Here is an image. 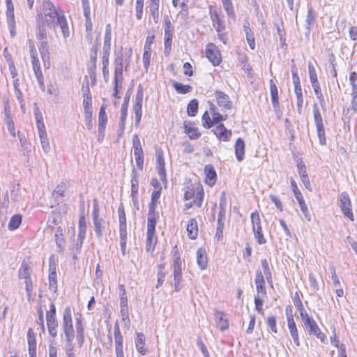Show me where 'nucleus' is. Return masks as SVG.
I'll use <instances>...</instances> for the list:
<instances>
[{
    "instance_id": "nucleus-1",
    "label": "nucleus",
    "mask_w": 357,
    "mask_h": 357,
    "mask_svg": "<svg viewBox=\"0 0 357 357\" xmlns=\"http://www.w3.org/2000/svg\"><path fill=\"white\" fill-rule=\"evenodd\" d=\"M61 329L66 342V354L68 357H75L73 353V341L75 337L79 347H82L84 340V326L81 314L75 317V331L73 323L72 310L70 306H66L62 314Z\"/></svg>"
},
{
    "instance_id": "nucleus-2",
    "label": "nucleus",
    "mask_w": 357,
    "mask_h": 357,
    "mask_svg": "<svg viewBox=\"0 0 357 357\" xmlns=\"http://www.w3.org/2000/svg\"><path fill=\"white\" fill-rule=\"evenodd\" d=\"M42 11L44 24L53 29L59 26L63 38H67L70 36V29L66 17L60 8L56 7L50 0H43Z\"/></svg>"
},
{
    "instance_id": "nucleus-3",
    "label": "nucleus",
    "mask_w": 357,
    "mask_h": 357,
    "mask_svg": "<svg viewBox=\"0 0 357 357\" xmlns=\"http://www.w3.org/2000/svg\"><path fill=\"white\" fill-rule=\"evenodd\" d=\"M28 43L33 70L34 71L38 82L40 86L44 87V78L34 43L32 40H29Z\"/></svg>"
},
{
    "instance_id": "nucleus-4",
    "label": "nucleus",
    "mask_w": 357,
    "mask_h": 357,
    "mask_svg": "<svg viewBox=\"0 0 357 357\" xmlns=\"http://www.w3.org/2000/svg\"><path fill=\"white\" fill-rule=\"evenodd\" d=\"M174 257L172 268L174 273V289L175 291H178L181 289L180 282L182 278V263L176 245L174 248Z\"/></svg>"
},
{
    "instance_id": "nucleus-5",
    "label": "nucleus",
    "mask_w": 357,
    "mask_h": 357,
    "mask_svg": "<svg viewBox=\"0 0 357 357\" xmlns=\"http://www.w3.org/2000/svg\"><path fill=\"white\" fill-rule=\"evenodd\" d=\"M313 117L316 126L317 133L320 144L325 145L326 143L325 129L323 123V118L318 107L314 103L313 105Z\"/></svg>"
},
{
    "instance_id": "nucleus-6",
    "label": "nucleus",
    "mask_w": 357,
    "mask_h": 357,
    "mask_svg": "<svg viewBox=\"0 0 357 357\" xmlns=\"http://www.w3.org/2000/svg\"><path fill=\"white\" fill-rule=\"evenodd\" d=\"M301 320L309 334L315 335L322 342H325L326 335L321 331L316 321L308 314L301 318Z\"/></svg>"
},
{
    "instance_id": "nucleus-7",
    "label": "nucleus",
    "mask_w": 357,
    "mask_h": 357,
    "mask_svg": "<svg viewBox=\"0 0 357 357\" xmlns=\"http://www.w3.org/2000/svg\"><path fill=\"white\" fill-rule=\"evenodd\" d=\"M209 14L216 32L221 33L225 31V25L224 24L223 15L220 11L215 6H210Z\"/></svg>"
},
{
    "instance_id": "nucleus-8",
    "label": "nucleus",
    "mask_w": 357,
    "mask_h": 357,
    "mask_svg": "<svg viewBox=\"0 0 357 357\" xmlns=\"http://www.w3.org/2000/svg\"><path fill=\"white\" fill-rule=\"evenodd\" d=\"M6 22L12 38L16 35V22L15 20L14 5L12 0H6Z\"/></svg>"
},
{
    "instance_id": "nucleus-9",
    "label": "nucleus",
    "mask_w": 357,
    "mask_h": 357,
    "mask_svg": "<svg viewBox=\"0 0 357 357\" xmlns=\"http://www.w3.org/2000/svg\"><path fill=\"white\" fill-rule=\"evenodd\" d=\"M6 22L12 38L16 35V22L15 20L14 5L12 0H6Z\"/></svg>"
},
{
    "instance_id": "nucleus-10",
    "label": "nucleus",
    "mask_w": 357,
    "mask_h": 357,
    "mask_svg": "<svg viewBox=\"0 0 357 357\" xmlns=\"http://www.w3.org/2000/svg\"><path fill=\"white\" fill-rule=\"evenodd\" d=\"M340 207L342 213L350 220L354 221V217L351 209V202L349 195L346 192H343L340 195Z\"/></svg>"
},
{
    "instance_id": "nucleus-11",
    "label": "nucleus",
    "mask_w": 357,
    "mask_h": 357,
    "mask_svg": "<svg viewBox=\"0 0 357 357\" xmlns=\"http://www.w3.org/2000/svg\"><path fill=\"white\" fill-rule=\"evenodd\" d=\"M174 27L172 25L170 20L166 17L165 20L164 32H165V54L168 55L171 51Z\"/></svg>"
},
{
    "instance_id": "nucleus-12",
    "label": "nucleus",
    "mask_w": 357,
    "mask_h": 357,
    "mask_svg": "<svg viewBox=\"0 0 357 357\" xmlns=\"http://www.w3.org/2000/svg\"><path fill=\"white\" fill-rule=\"evenodd\" d=\"M142 101L143 91L141 85H139L135 96V102L133 107V110L135 112V125L137 127L139 125L142 116Z\"/></svg>"
},
{
    "instance_id": "nucleus-13",
    "label": "nucleus",
    "mask_w": 357,
    "mask_h": 357,
    "mask_svg": "<svg viewBox=\"0 0 357 357\" xmlns=\"http://www.w3.org/2000/svg\"><path fill=\"white\" fill-rule=\"evenodd\" d=\"M114 340H115L116 356V357H124L123 349V338L121 335L118 321H116L114 324Z\"/></svg>"
},
{
    "instance_id": "nucleus-14",
    "label": "nucleus",
    "mask_w": 357,
    "mask_h": 357,
    "mask_svg": "<svg viewBox=\"0 0 357 357\" xmlns=\"http://www.w3.org/2000/svg\"><path fill=\"white\" fill-rule=\"evenodd\" d=\"M206 55L213 66H218L221 62V56L218 47L213 43L206 45Z\"/></svg>"
},
{
    "instance_id": "nucleus-15",
    "label": "nucleus",
    "mask_w": 357,
    "mask_h": 357,
    "mask_svg": "<svg viewBox=\"0 0 357 357\" xmlns=\"http://www.w3.org/2000/svg\"><path fill=\"white\" fill-rule=\"evenodd\" d=\"M156 168L160 180L165 182L167 181L165 163L163 151L160 149L156 150Z\"/></svg>"
},
{
    "instance_id": "nucleus-16",
    "label": "nucleus",
    "mask_w": 357,
    "mask_h": 357,
    "mask_svg": "<svg viewBox=\"0 0 357 357\" xmlns=\"http://www.w3.org/2000/svg\"><path fill=\"white\" fill-rule=\"evenodd\" d=\"M215 97L219 107L224 109H230L232 107V102L230 101L229 96L221 91H215Z\"/></svg>"
},
{
    "instance_id": "nucleus-17",
    "label": "nucleus",
    "mask_w": 357,
    "mask_h": 357,
    "mask_svg": "<svg viewBox=\"0 0 357 357\" xmlns=\"http://www.w3.org/2000/svg\"><path fill=\"white\" fill-rule=\"evenodd\" d=\"M86 234V223L84 216H81L79 219V232L77 235V240L76 248L79 250L82 246L83 242L85 239Z\"/></svg>"
},
{
    "instance_id": "nucleus-18",
    "label": "nucleus",
    "mask_w": 357,
    "mask_h": 357,
    "mask_svg": "<svg viewBox=\"0 0 357 357\" xmlns=\"http://www.w3.org/2000/svg\"><path fill=\"white\" fill-rule=\"evenodd\" d=\"M257 293L259 295H261V297L266 296V289L265 287V280L264 277L261 271L258 270L256 272V277L255 279Z\"/></svg>"
},
{
    "instance_id": "nucleus-19",
    "label": "nucleus",
    "mask_w": 357,
    "mask_h": 357,
    "mask_svg": "<svg viewBox=\"0 0 357 357\" xmlns=\"http://www.w3.org/2000/svg\"><path fill=\"white\" fill-rule=\"evenodd\" d=\"M216 137L224 142H228L231 136V132L227 130L223 124H220L214 129Z\"/></svg>"
},
{
    "instance_id": "nucleus-20",
    "label": "nucleus",
    "mask_w": 357,
    "mask_h": 357,
    "mask_svg": "<svg viewBox=\"0 0 357 357\" xmlns=\"http://www.w3.org/2000/svg\"><path fill=\"white\" fill-rule=\"evenodd\" d=\"M157 236L155 235V229H147L146 249L148 252L153 251L157 244Z\"/></svg>"
},
{
    "instance_id": "nucleus-21",
    "label": "nucleus",
    "mask_w": 357,
    "mask_h": 357,
    "mask_svg": "<svg viewBox=\"0 0 357 357\" xmlns=\"http://www.w3.org/2000/svg\"><path fill=\"white\" fill-rule=\"evenodd\" d=\"M46 320L47 327H57L58 322L56 318V307L52 303L50 306V310L46 312Z\"/></svg>"
},
{
    "instance_id": "nucleus-22",
    "label": "nucleus",
    "mask_w": 357,
    "mask_h": 357,
    "mask_svg": "<svg viewBox=\"0 0 357 357\" xmlns=\"http://www.w3.org/2000/svg\"><path fill=\"white\" fill-rule=\"evenodd\" d=\"M197 263L201 270H205L207 268L208 259L206 252L204 248H200L197 251Z\"/></svg>"
},
{
    "instance_id": "nucleus-23",
    "label": "nucleus",
    "mask_w": 357,
    "mask_h": 357,
    "mask_svg": "<svg viewBox=\"0 0 357 357\" xmlns=\"http://www.w3.org/2000/svg\"><path fill=\"white\" fill-rule=\"evenodd\" d=\"M204 172L206 174L205 182L209 185H213L215 183L217 176L213 167L211 165H206Z\"/></svg>"
},
{
    "instance_id": "nucleus-24",
    "label": "nucleus",
    "mask_w": 357,
    "mask_h": 357,
    "mask_svg": "<svg viewBox=\"0 0 357 357\" xmlns=\"http://www.w3.org/2000/svg\"><path fill=\"white\" fill-rule=\"evenodd\" d=\"M235 155L236 160L241 162L244 158L245 154V143L241 138H238L235 143Z\"/></svg>"
},
{
    "instance_id": "nucleus-25",
    "label": "nucleus",
    "mask_w": 357,
    "mask_h": 357,
    "mask_svg": "<svg viewBox=\"0 0 357 357\" xmlns=\"http://www.w3.org/2000/svg\"><path fill=\"white\" fill-rule=\"evenodd\" d=\"M96 234L98 238H101L105 228V221L102 218L93 219Z\"/></svg>"
},
{
    "instance_id": "nucleus-26",
    "label": "nucleus",
    "mask_w": 357,
    "mask_h": 357,
    "mask_svg": "<svg viewBox=\"0 0 357 357\" xmlns=\"http://www.w3.org/2000/svg\"><path fill=\"white\" fill-rule=\"evenodd\" d=\"M119 232H127L126 217L123 204H121L118 208Z\"/></svg>"
},
{
    "instance_id": "nucleus-27",
    "label": "nucleus",
    "mask_w": 357,
    "mask_h": 357,
    "mask_svg": "<svg viewBox=\"0 0 357 357\" xmlns=\"http://www.w3.org/2000/svg\"><path fill=\"white\" fill-rule=\"evenodd\" d=\"M145 335L142 333H137L135 340V347L139 353L145 355L147 352V349L145 347Z\"/></svg>"
},
{
    "instance_id": "nucleus-28",
    "label": "nucleus",
    "mask_w": 357,
    "mask_h": 357,
    "mask_svg": "<svg viewBox=\"0 0 357 357\" xmlns=\"http://www.w3.org/2000/svg\"><path fill=\"white\" fill-rule=\"evenodd\" d=\"M296 199L297 200L298 204H299V206H300V208L303 213V214L304 215L305 218L308 220V221H310L311 220V215L310 214V212L307 209V206L303 199V195L301 194V192L300 193H297L296 195H294Z\"/></svg>"
},
{
    "instance_id": "nucleus-29",
    "label": "nucleus",
    "mask_w": 357,
    "mask_h": 357,
    "mask_svg": "<svg viewBox=\"0 0 357 357\" xmlns=\"http://www.w3.org/2000/svg\"><path fill=\"white\" fill-rule=\"evenodd\" d=\"M215 319L217 326L221 330L224 331L229 327L228 321L225 318V314L221 311H216L215 312Z\"/></svg>"
},
{
    "instance_id": "nucleus-30",
    "label": "nucleus",
    "mask_w": 357,
    "mask_h": 357,
    "mask_svg": "<svg viewBox=\"0 0 357 357\" xmlns=\"http://www.w3.org/2000/svg\"><path fill=\"white\" fill-rule=\"evenodd\" d=\"M187 231L188 237L190 239H195L198 234L197 220L195 218L189 220L187 225Z\"/></svg>"
},
{
    "instance_id": "nucleus-31",
    "label": "nucleus",
    "mask_w": 357,
    "mask_h": 357,
    "mask_svg": "<svg viewBox=\"0 0 357 357\" xmlns=\"http://www.w3.org/2000/svg\"><path fill=\"white\" fill-rule=\"evenodd\" d=\"M149 12L155 23L159 20L160 0H149Z\"/></svg>"
},
{
    "instance_id": "nucleus-32",
    "label": "nucleus",
    "mask_w": 357,
    "mask_h": 357,
    "mask_svg": "<svg viewBox=\"0 0 357 357\" xmlns=\"http://www.w3.org/2000/svg\"><path fill=\"white\" fill-rule=\"evenodd\" d=\"M40 45H39V51L41 55V57L44 62H45L46 60H49L50 59V46L48 45V43L46 40H40Z\"/></svg>"
},
{
    "instance_id": "nucleus-33",
    "label": "nucleus",
    "mask_w": 357,
    "mask_h": 357,
    "mask_svg": "<svg viewBox=\"0 0 357 357\" xmlns=\"http://www.w3.org/2000/svg\"><path fill=\"white\" fill-rule=\"evenodd\" d=\"M270 92L271 96V101L273 107H277L278 105V87L274 82L273 79H270Z\"/></svg>"
},
{
    "instance_id": "nucleus-34",
    "label": "nucleus",
    "mask_w": 357,
    "mask_h": 357,
    "mask_svg": "<svg viewBox=\"0 0 357 357\" xmlns=\"http://www.w3.org/2000/svg\"><path fill=\"white\" fill-rule=\"evenodd\" d=\"M132 56V49L130 48L126 53V59H124L123 55L118 56L114 61L115 64L123 65V62L126 63L125 70H127L130 66V58Z\"/></svg>"
},
{
    "instance_id": "nucleus-35",
    "label": "nucleus",
    "mask_w": 357,
    "mask_h": 357,
    "mask_svg": "<svg viewBox=\"0 0 357 357\" xmlns=\"http://www.w3.org/2000/svg\"><path fill=\"white\" fill-rule=\"evenodd\" d=\"M68 188V185L66 182H61L58 184L56 188L52 192V196L55 199L62 198L65 196V192Z\"/></svg>"
},
{
    "instance_id": "nucleus-36",
    "label": "nucleus",
    "mask_w": 357,
    "mask_h": 357,
    "mask_svg": "<svg viewBox=\"0 0 357 357\" xmlns=\"http://www.w3.org/2000/svg\"><path fill=\"white\" fill-rule=\"evenodd\" d=\"M287 326L289 330L290 334L293 338L295 344L298 347L300 345L298 330L294 321L287 322Z\"/></svg>"
},
{
    "instance_id": "nucleus-37",
    "label": "nucleus",
    "mask_w": 357,
    "mask_h": 357,
    "mask_svg": "<svg viewBox=\"0 0 357 357\" xmlns=\"http://www.w3.org/2000/svg\"><path fill=\"white\" fill-rule=\"evenodd\" d=\"M107 121V114L103 106H102L100 109L98 114V130L99 132H102L105 128Z\"/></svg>"
},
{
    "instance_id": "nucleus-38",
    "label": "nucleus",
    "mask_w": 357,
    "mask_h": 357,
    "mask_svg": "<svg viewBox=\"0 0 357 357\" xmlns=\"http://www.w3.org/2000/svg\"><path fill=\"white\" fill-rule=\"evenodd\" d=\"M111 36H112V26L110 24H107L105 28V33L104 36V44L102 50H110L111 47Z\"/></svg>"
},
{
    "instance_id": "nucleus-39",
    "label": "nucleus",
    "mask_w": 357,
    "mask_h": 357,
    "mask_svg": "<svg viewBox=\"0 0 357 357\" xmlns=\"http://www.w3.org/2000/svg\"><path fill=\"white\" fill-rule=\"evenodd\" d=\"M22 215L20 214L14 215L10 220L8 228L10 231L17 229L22 223Z\"/></svg>"
},
{
    "instance_id": "nucleus-40",
    "label": "nucleus",
    "mask_w": 357,
    "mask_h": 357,
    "mask_svg": "<svg viewBox=\"0 0 357 357\" xmlns=\"http://www.w3.org/2000/svg\"><path fill=\"white\" fill-rule=\"evenodd\" d=\"M19 278L20 279H24L25 281L31 280V273H30V268L27 266V264L22 263L20 270H19Z\"/></svg>"
},
{
    "instance_id": "nucleus-41",
    "label": "nucleus",
    "mask_w": 357,
    "mask_h": 357,
    "mask_svg": "<svg viewBox=\"0 0 357 357\" xmlns=\"http://www.w3.org/2000/svg\"><path fill=\"white\" fill-rule=\"evenodd\" d=\"M223 8L225 10L227 16L229 18L236 20V15L234 13V7L231 0H222Z\"/></svg>"
},
{
    "instance_id": "nucleus-42",
    "label": "nucleus",
    "mask_w": 357,
    "mask_h": 357,
    "mask_svg": "<svg viewBox=\"0 0 357 357\" xmlns=\"http://www.w3.org/2000/svg\"><path fill=\"white\" fill-rule=\"evenodd\" d=\"M184 130L190 139H197L200 137L199 132L197 128L194 126L185 125Z\"/></svg>"
},
{
    "instance_id": "nucleus-43",
    "label": "nucleus",
    "mask_w": 357,
    "mask_h": 357,
    "mask_svg": "<svg viewBox=\"0 0 357 357\" xmlns=\"http://www.w3.org/2000/svg\"><path fill=\"white\" fill-rule=\"evenodd\" d=\"M27 340L29 346V351H36V340L35 334L31 328H29L27 332Z\"/></svg>"
},
{
    "instance_id": "nucleus-44",
    "label": "nucleus",
    "mask_w": 357,
    "mask_h": 357,
    "mask_svg": "<svg viewBox=\"0 0 357 357\" xmlns=\"http://www.w3.org/2000/svg\"><path fill=\"white\" fill-rule=\"evenodd\" d=\"M173 86L176 91V92L181 94H186L192 91V86H190V85H184L181 83H178L176 82H174L173 83Z\"/></svg>"
},
{
    "instance_id": "nucleus-45",
    "label": "nucleus",
    "mask_w": 357,
    "mask_h": 357,
    "mask_svg": "<svg viewBox=\"0 0 357 357\" xmlns=\"http://www.w3.org/2000/svg\"><path fill=\"white\" fill-rule=\"evenodd\" d=\"M5 112H6L5 121H6L7 129H8V132H10V134L13 137H15L16 136V132H15L14 122H13L11 116H10V114L6 112V110L5 111Z\"/></svg>"
},
{
    "instance_id": "nucleus-46",
    "label": "nucleus",
    "mask_w": 357,
    "mask_h": 357,
    "mask_svg": "<svg viewBox=\"0 0 357 357\" xmlns=\"http://www.w3.org/2000/svg\"><path fill=\"white\" fill-rule=\"evenodd\" d=\"M255 238L257 241V242L260 244L263 245L266 243V240L264 236L263 232H262V227H258L252 229Z\"/></svg>"
},
{
    "instance_id": "nucleus-47",
    "label": "nucleus",
    "mask_w": 357,
    "mask_h": 357,
    "mask_svg": "<svg viewBox=\"0 0 357 357\" xmlns=\"http://www.w3.org/2000/svg\"><path fill=\"white\" fill-rule=\"evenodd\" d=\"M198 111V101L192 99L188 105L187 112L190 116H195Z\"/></svg>"
},
{
    "instance_id": "nucleus-48",
    "label": "nucleus",
    "mask_w": 357,
    "mask_h": 357,
    "mask_svg": "<svg viewBox=\"0 0 357 357\" xmlns=\"http://www.w3.org/2000/svg\"><path fill=\"white\" fill-rule=\"evenodd\" d=\"M261 265L264 270V275L268 282H272L271 271L269 268V264L267 259H264L261 260Z\"/></svg>"
},
{
    "instance_id": "nucleus-49",
    "label": "nucleus",
    "mask_w": 357,
    "mask_h": 357,
    "mask_svg": "<svg viewBox=\"0 0 357 357\" xmlns=\"http://www.w3.org/2000/svg\"><path fill=\"white\" fill-rule=\"evenodd\" d=\"M158 218V213H148L147 218V229H155V225L157 219Z\"/></svg>"
},
{
    "instance_id": "nucleus-50",
    "label": "nucleus",
    "mask_w": 357,
    "mask_h": 357,
    "mask_svg": "<svg viewBox=\"0 0 357 357\" xmlns=\"http://www.w3.org/2000/svg\"><path fill=\"white\" fill-rule=\"evenodd\" d=\"M203 197H204L203 189L202 188L198 187L197 188L196 192L195 194V197H193L194 198V199H193L194 204L197 206L200 207L202 206Z\"/></svg>"
},
{
    "instance_id": "nucleus-51",
    "label": "nucleus",
    "mask_w": 357,
    "mask_h": 357,
    "mask_svg": "<svg viewBox=\"0 0 357 357\" xmlns=\"http://www.w3.org/2000/svg\"><path fill=\"white\" fill-rule=\"evenodd\" d=\"M210 110L212 112L213 124L220 122L221 119H222V114H220L219 112H218V109L213 104H211Z\"/></svg>"
},
{
    "instance_id": "nucleus-52",
    "label": "nucleus",
    "mask_w": 357,
    "mask_h": 357,
    "mask_svg": "<svg viewBox=\"0 0 357 357\" xmlns=\"http://www.w3.org/2000/svg\"><path fill=\"white\" fill-rule=\"evenodd\" d=\"M139 180L131 179V196L133 202L137 199Z\"/></svg>"
},
{
    "instance_id": "nucleus-53",
    "label": "nucleus",
    "mask_w": 357,
    "mask_h": 357,
    "mask_svg": "<svg viewBox=\"0 0 357 357\" xmlns=\"http://www.w3.org/2000/svg\"><path fill=\"white\" fill-rule=\"evenodd\" d=\"M18 138L21 147L26 151H30L31 144L23 134L18 132Z\"/></svg>"
},
{
    "instance_id": "nucleus-54",
    "label": "nucleus",
    "mask_w": 357,
    "mask_h": 357,
    "mask_svg": "<svg viewBox=\"0 0 357 357\" xmlns=\"http://www.w3.org/2000/svg\"><path fill=\"white\" fill-rule=\"evenodd\" d=\"M40 139L41 146L43 150L45 153H49L50 151V144L49 142V139L47 137V135L39 136Z\"/></svg>"
},
{
    "instance_id": "nucleus-55",
    "label": "nucleus",
    "mask_w": 357,
    "mask_h": 357,
    "mask_svg": "<svg viewBox=\"0 0 357 357\" xmlns=\"http://www.w3.org/2000/svg\"><path fill=\"white\" fill-rule=\"evenodd\" d=\"M314 17L313 15V10L311 7L308 8L307 14L305 19L306 29L308 31L310 30L311 25L314 23Z\"/></svg>"
},
{
    "instance_id": "nucleus-56",
    "label": "nucleus",
    "mask_w": 357,
    "mask_h": 357,
    "mask_svg": "<svg viewBox=\"0 0 357 357\" xmlns=\"http://www.w3.org/2000/svg\"><path fill=\"white\" fill-rule=\"evenodd\" d=\"M120 246L122 255H126V244H127V232H119Z\"/></svg>"
},
{
    "instance_id": "nucleus-57",
    "label": "nucleus",
    "mask_w": 357,
    "mask_h": 357,
    "mask_svg": "<svg viewBox=\"0 0 357 357\" xmlns=\"http://www.w3.org/2000/svg\"><path fill=\"white\" fill-rule=\"evenodd\" d=\"M250 218H251L252 229L256 227H259L261 226L259 215L257 211L252 213Z\"/></svg>"
},
{
    "instance_id": "nucleus-58",
    "label": "nucleus",
    "mask_w": 357,
    "mask_h": 357,
    "mask_svg": "<svg viewBox=\"0 0 357 357\" xmlns=\"http://www.w3.org/2000/svg\"><path fill=\"white\" fill-rule=\"evenodd\" d=\"M36 38L38 40L47 39V31L43 25L38 24L36 32Z\"/></svg>"
},
{
    "instance_id": "nucleus-59",
    "label": "nucleus",
    "mask_w": 357,
    "mask_h": 357,
    "mask_svg": "<svg viewBox=\"0 0 357 357\" xmlns=\"http://www.w3.org/2000/svg\"><path fill=\"white\" fill-rule=\"evenodd\" d=\"M122 82H123V77H114V96L116 98H121L119 96V90L122 88Z\"/></svg>"
},
{
    "instance_id": "nucleus-60",
    "label": "nucleus",
    "mask_w": 357,
    "mask_h": 357,
    "mask_svg": "<svg viewBox=\"0 0 357 357\" xmlns=\"http://www.w3.org/2000/svg\"><path fill=\"white\" fill-rule=\"evenodd\" d=\"M308 71L310 75V80L311 84H314L315 82H318L317 75L314 66L310 63L308 64Z\"/></svg>"
},
{
    "instance_id": "nucleus-61",
    "label": "nucleus",
    "mask_w": 357,
    "mask_h": 357,
    "mask_svg": "<svg viewBox=\"0 0 357 357\" xmlns=\"http://www.w3.org/2000/svg\"><path fill=\"white\" fill-rule=\"evenodd\" d=\"M261 295L257 294L255 296V304L256 310L261 314H263V300Z\"/></svg>"
},
{
    "instance_id": "nucleus-62",
    "label": "nucleus",
    "mask_w": 357,
    "mask_h": 357,
    "mask_svg": "<svg viewBox=\"0 0 357 357\" xmlns=\"http://www.w3.org/2000/svg\"><path fill=\"white\" fill-rule=\"evenodd\" d=\"M49 287L54 292L57 290V276L56 274H49Z\"/></svg>"
},
{
    "instance_id": "nucleus-63",
    "label": "nucleus",
    "mask_w": 357,
    "mask_h": 357,
    "mask_svg": "<svg viewBox=\"0 0 357 357\" xmlns=\"http://www.w3.org/2000/svg\"><path fill=\"white\" fill-rule=\"evenodd\" d=\"M202 123L204 128H210L213 126L212 120L210 118V116L207 111H206L202 117Z\"/></svg>"
},
{
    "instance_id": "nucleus-64",
    "label": "nucleus",
    "mask_w": 357,
    "mask_h": 357,
    "mask_svg": "<svg viewBox=\"0 0 357 357\" xmlns=\"http://www.w3.org/2000/svg\"><path fill=\"white\" fill-rule=\"evenodd\" d=\"M351 109L356 112L357 111V87L351 92Z\"/></svg>"
}]
</instances>
